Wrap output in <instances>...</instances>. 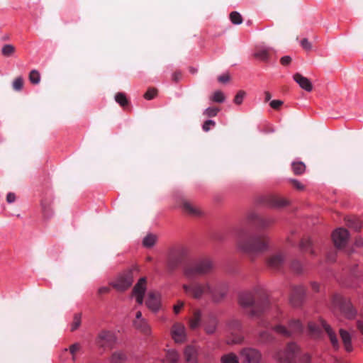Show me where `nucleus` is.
Wrapping results in <instances>:
<instances>
[{"instance_id": "obj_1", "label": "nucleus", "mask_w": 363, "mask_h": 363, "mask_svg": "<svg viewBox=\"0 0 363 363\" xmlns=\"http://www.w3.org/2000/svg\"><path fill=\"white\" fill-rule=\"evenodd\" d=\"M182 289L185 294L194 299L200 300L204 295L210 296L215 303H220L228 291V284L219 281L216 277H208L202 281H191L184 284Z\"/></svg>"}, {"instance_id": "obj_2", "label": "nucleus", "mask_w": 363, "mask_h": 363, "mask_svg": "<svg viewBox=\"0 0 363 363\" xmlns=\"http://www.w3.org/2000/svg\"><path fill=\"white\" fill-rule=\"evenodd\" d=\"M238 303L246 315L252 318H260L271 307L268 292L260 285L242 291L239 294Z\"/></svg>"}, {"instance_id": "obj_3", "label": "nucleus", "mask_w": 363, "mask_h": 363, "mask_svg": "<svg viewBox=\"0 0 363 363\" xmlns=\"http://www.w3.org/2000/svg\"><path fill=\"white\" fill-rule=\"evenodd\" d=\"M240 250L249 255H257L267 251L270 247V239L264 233H259L245 238L241 233L238 238Z\"/></svg>"}, {"instance_id": "obj_4", "label": "nucleus", "mask_w": 363, "mask_h": 363, "mask_svg": "<svg viewBox=\"0 0 363 363\" xmlns=\"http://www.w3.org/2000/svg\"><path fill=\"white\" fill-rule=\"evenodd\" d=\"M215 268V262L211 258L202 257L186 264L184 268V275L188 279L207 276L211 274Z\"/></svg>"}, {"instance_id": "obj_5", "label": "nucleus", "mask_w": 363, "mask_h": 363, "mask_svg": "<svg viewBox=\"0 0 363 363\" xmlns=\"http://www.w3.org/2000/svg\"><path fill=\"white\" fill-rule=\"evenodd\" d=\"M308 328L310 335L314 338L319 337L321 335L322 329H324L329 337L333 348L335 350L339 349L340 345L336 334L332 330L330 326L324 320H320V324L318 325L313 323H309Z\"/></svg>"}, {"instance_id": "obj_6", "label": "nucleus", "mask_w": 363, "mask_h": 363, "mask_svg": "<svg viewBox=\"0 0 363 363\" xmlns=\"http://www.w3.org/2000/svg\"><path fill=\"white\" fill-rule=\"evenodd\" d=\"M189 250L184 245H179L173 248L167 259V267L169 270L174 271L177 269L188 257Z\"/></svg>"}, {"instance_id": "obj_7", "label": "nucleus", "mask_w": 363, "mask_h": 363, "mask_svg": "<svg viewBox=\"0 0 363 363\" xmlns=\"http://www.w3.org/2000/svg\"><path fill=\"white\" fill-rule=\"evenodd\" d=\"M242 328V321L239 319L230 318L227 321L226 330L229 334L226 339L227 344H240L243 341L244 337L239 333Z\"/></svg>"}, {"instance_id": "obj_8", "label": "nucleus", "mask_w": 363, "mask_h": 363, "mask_svg": "<svg viewBox=\"0 0 363 363\" xmlns=\"http://www.w3.org/2000/svg\"><path fill=\"white\" fill-rule=\"evenodd\" d=\"M303 325L299 320L291 319L289 321L288 325L277 324L272 327V330L277 334L289 337L294 334L301 333L303 331Z\"/></svg>"}, {"instance_id": "obj_9", "label": "nucleus", "mask_w": 363, "mask_h": 363, "mask_svg": "<svg viewBox=\"0 0 363 363\" xmlns=\"http://www.w3.org/2000/svg\"><path fill=\"white\" fill-rule=\"evenodd\" d=\"M299 350L296 344L289 342L284 351L277 352L276 357L280 363H296Z\"/></svg>"}, {"instance_id": "obj_10", "label": "nucleus", "mask_w": 363, "mask_h": 363, "mask_svg": "<svg viewBox=\"0 0 363 363\" xmlns=\"http://www.w3.org/2000/svg\"><path fill=\"white\" fill-rule=\"evenodd\" d=\"M331 301L333 305L339 308L347 318H352L355 316L356 311L351 303L343 298L340 294H333Z\"/></svg>"}, {"instance_id": "obj_11", "label": "nucleus", "mask_w": 363, "mask_h": 363, "mask_svg": "<svg viewBox=\"0 0 363 363\" xmlns=\"http://www.w3.org/2000/svg\"><path fill=\"white\" fill-rule=\"evenodd\" d=\"M116 341L115 334L110 330H103L100 331L96 338V345L99 348H112Z\"/></svg>"}, {"instance_id": "obj_12", "label": "nucleus", "mask_w": 363, "mask_h": 363, "mask_svg": "<svg viewBox=\"0 0 363 363\" xmlns=\"http://www.w3.org/2000/svg\"><path fill=\"white\" fill-rule=\"evenodd\" d=\"M306 296V288L302 285H294L291 288L289 294L290 303L294 307L300 306Z\"/></svg>"}, {"instance_id": "obj_13", "label": "nucleus", "mask_w": 363, "mask_h": 363, "mask_svg": "<svg viewBox=\"0 0 363 363\" xmlns=\"http://www.w3.org/2000/svg\"><path fill=\"white\" fill-rule=\"evenodd\" d=\"M240 357L243 363H259L261 359L260 352L251 347H246L240 351Z\"/></svg>"}, {"instance_id": "obj_14", "label": "nucleus", "mask_w": 363, "mask_h": 363, "mask_svg": "<svg viewBox=\"0 0 363 363\" xmlns=\"http://www.w3.org/2000/svg\"><path fill=\"white\" fill-rule=\"evenodd\" d=\"M332 238L336 247L342 248L347 242L349 232L342 228H337L333 233Z\"/></svg>"}, {"instance_id": "obj_15", "label": "nucleus", "mask_w": 363, "mask_h": 363, "mask_svg": "<svg viewBox=\"0 0 363 363\" xmlns=\"http://www.w3.org/2000/svg\"><path fill=\"white\" fill-rule=\"evenodd\" d=\"M133 273L128 272L127 273L120 276L118 279L113 284V286L118 291H125L129 288L133 284Z\"/></svg>"}, {"instance_id": "obj_16", "label": "nucleus", "mask_w": 363, "mask_h": 363, "mask_svg": "<svg viewBox=\"0 0 363 363\" xmlns=\"http://www.w3.org/2000/svg\"><path fill=\"white\" fill-rule=\"evenodd\" d=\"M249 220L255 221L262 229L269 228L275 223V219L272 217H261L255 213H250L247 216Z\"/></svg>"}, {"instance_id": "obj_17", "label": "nucleus", "mask_w": 363, "mask_h": 363, "mask_svg": "<svg viewBox=\"0 0 363 363\" xmlns=\"http://www.w3.org/2000/svg\"><path fill=\"white\" fill-rule=\"evenodd\" d=\"M284 257L281 253H276L269 256L266 259V264L268 268L272 270H279L284 264Z\"/></svg>"}, {"instance_id": "obj_18", "label": "nucleus", "mask_w": 363, "mask_h": 363, "mask_svg": "<svg viewBox=\"0 0 363 363\" xmlns=\"http://www.w3.org/2000/svg\"><path fill=\"white\" fill-rule=\"evenodd\" d=\"M146 278H140L133 289V294L135 296L136 301L139 304H142L143 302V296L146 290Z\"/></svg>"}, {"instance_id": "obj_19", "label": "nucleus", "mask_w": 363, "mask_h": 363, "mask_svg": "<svg viewBox=\"0 0 363 363\" xmlns=\"http://www.w3.org/2000/svg\"><path fill=\"white\" fill-rule=\"evenodd\" d=\"M146 306L152 311L156 312L160 307V294L156 291L148 293Z\"/></svg>"}, {"instance_id": "obj_20", "label": "nucleus", "mask_w": 363, "mask_h": 363, "mask_svg": "<svg viewBox=\"0 0 363 363\" xmlns=\"http://www.w3.org/2000/svg\"><path fill=\"white\" fill-rule=\"evenodd\" d=\"M172 338L176 342H183L186 340L185 327L180 323H175L171 330Z\"/></svg>"}, {"instance_id": "obj_21", "label": "nucleus", "mask_w": 363, "mask_h": 363, "mask_svg": "<svg viewBox=\"0 0 363 363\" xmlns=\"http://www.w3.org/2000/svg\"><path fill=\"white\" fill-rule=\"evenodd\" d=\"M182 207L183 211L190 216H200L202 214V211L199 206L189 201H183Z\"/></svg>"}, {"instance_id": "obj_22", "label": "nucleus", "mask_w": 363, "mask_h": 363, "mask_svg": "<svg viewBox=\"0 0 363 363\" xmlns=\"http://www.w3.org/2000/svg\"><path fill=\"white\" fill-rule=\"evenodd\" d=\"M199 351L197 347L188 345L184 351V356L186 363H198Z\"/></svg>"}, {"instance_id": "obj_23", "label": "nucleus", "mask_w": 363, "mask_h": 363, "mask_svg": "<svg viewBox=\"0 0 363 363\" xmlns=\"http://www.w3.org/2000/svg\"><path fill=\"white\" fill-rule=\"evenodd\" d=\"M133 325L137 330L144 335L150 336L151 335V328L145 318L138 321H133Z\"/></svg>"}, {"instance_id": "obj_24", "label": "nucleus", "mask_w": 363, "mask_h": 363, "mask_svg": "<svg viewBox=\"0 0 363 363\" xmlns=\"http://www.w3.org/2000/svg\"><path fill=\"white\" fill-rule=\"evenodd\" d=\"M294 81L304 90L306 91H311L313 89V85L310 80L301 75L300 73H296L294 75Z\"/></svg>"}, {"instance_id": "obj_25", "label": "nucleus", "mask_w": 363, "mask_h": 363, "mask_svg": "<svg viewBox=\"0 0 363 363\" xmlns=\"http://www.w3.org/2000/svg\"><path fill=\"white\" fill-rule=\"evenodd\" d=\"M218 324V318L213 315H210L208 316V320L204 324L205 332L208 335L213 334L216 330Z\"/></svg>"}, {"instance_id": "obj_26", "label": "nucleus", "mask_w": 363, "mask_h": 363, "mask_svg": "<svg viewBox=\"0 0 363 363\" xmlns=\"http://www.w3.org/2000/svg\"><path fill=\"white\" fill-rule=\"evenodd\" d=\"M202 312L199 309H196L193 311L191 317L189 320V327L191 330L198 328L201 322Z\"/></svg>"}, {"instance_id": "obj_27", "label": "nucleus", "mask_w": 363, "mask_h": 363, "mask_svg": "<svg viewBox=\"0 0 363 363\" xmlns=\"http://www.w3.org/2000/svg\"><path fill=\"white\" fill-rule=\"evenodd\" d=\"M268 203L275 208L284 207L289 205V202L287 199L279 196H271L268 198Z\"/></svg>"}, {"instance_id": "obj_28", "label": "nucleus", "mask_w": 363, "mask_h": 363, "mask_svg": "<svg viewBox=\"0 0 363 363\" xmlns=\"http://www.w3.org/2000/svg\"><path fill=\"white\" fill-rule=\"evenodd\" d=\"M299 247L303 252H308L313 256L315 255V252L313 250V243L309 238L301 239L299 243Z\"/></svg>"}, {"instance_id": "obj_29", "label": "nucleus", "mask_w": 363, "mask_h": 363, "mask_svg": "<svg viewBox=\"0 0 363 363\" xmlns=\"http://www.w3.org/2000/svg\"><path fill=\"white\" fill-rule=\"evenodd\" d=\"M275 337L267 330H262L259 333L257 342L259 344H270L275 341Z\"/></svg>"}, {"instance_id": "obj_30", "label": "nucleus", "mask_w": 363, "mask_h": 363, "mask_svg": "<svg viewBox=\"0 0 363 363\" xmlns=\"http://www.w3.org/2000/svg\"><path fill=\"white\" fill-rule=\"evenodd\" d=\"M340 335L342 339V341L344 344L345 348L347 352H351L352 350V346L351 344V336L349 333L343 329L340 330Z\"/></svg>"}, {"instance_id": "obj_31", "label": "nucleus", "mask_w": 363, "mask_h": 363, "mask_svg": "<svg viewBox=\"0 0 363 363\" xmlns=\"http://www.w3.org/2000/svg\"><path fill=\"white\" fill-rule=\"evenodd\" d=\"M165 360L169 363H180V354L177 350L169 349L166 352Z\"/></svg>"}, {"instance_id": "obj_32", "label": "nucleus", "mask_w": 363, "mask_h": 363, "mask_svg": "<svg viewBox=\"0 0 363 363\" xmlns=\"http://www.w3.org/2000/svg\"><path fill=\"white\" fill-rule=\"evenodd\" d=\"M271 50H272V48H270L257 49L254 53V57L262 61L267 62L269 58V52Z\"/></svg>"}, {"instance_id": "obj_33", "label": "nucleus", "mask_w": 363, "mask_h": 363, "mask_svg": "<svg viewBox=\"0 0 363 363\" xmlns=\"http://www.w3.org/2000/svg\"><path fill=\"white\" fill-rule=\"evenodd\" d=\"M128 359L127 354L123 351H116L111 357V363H125Z\"/></svg>"}, {"instance_id": "obj_34", "label": "nucleus", "mask_w": 363, "mask_h": 363, "mask_svg": "<svg viewBox=\"0 0 363 363\" xmlns=\"http://www.w3.org/2000/svg\"><path fill=\"white\" fill-rule=\"evenodd\" d=\"M347 225L349 228H353L357 231L360 230L362 228V223L358 218H347L345 219Z\"/></svg>"}, {"instance_id": "obj_35", "label": "nucleus", "mask_w": 363, "mask_h": 363, "mask_svg": "<svg viewBox=\"0 0 363 363\" xmlns=\"http://www.w3.org/2000/svg\"><path fill=\"white\" fill-rule=\"evenodd\" d=\"M15 52V46L11 44H6L1 48V54L6 57L12 56Z\"/></svg>"}, {"instance_id": "obj_36", "label": "nucleus", "mask_w": 363, "mask_h": 363, "mask_svg": "<svg viewBox=\"0 0 363 363\" xmlns=\"http://www.w3.org/2000/svg\"><path fill=\"white\" fill-rule=\"evenodd\" d=\"M222 363H239L238 357L234 353H228L221 357Z\"/></svg>"}, {"instance_id": "obj_37", "label": "nucleus", "mask_w": 363, "mask_h": 363, "mask_svg": "<svg viewBox=\"0 0 363 363\" xmlns=\"http://www.w3.org/2000/svg\"><path fill=\"white\" fill-rule=\"evenodd\" d=\"M115 100L122 107H125L129 104V101L128 100L125 94L123 92L117 93L115 95Z\"/></svg>"}, {"instance_id": "obj_38", "label": "nucleus", "mask_w": 363, "mask_h": 363, "mask_svg": "<svg viewBox=\"0 0 363 363\" xmlns=\"http://www.w3.org/2000/svg\"><path fill=\"white\" fill-rule=\"evenodd\" d=\"M292 169L295 174L299 175L305 172L306 166L301 162H294L292 164Z\"/></svg>"}, {"instance_id": "obj_39", "label": "nucleus", "mask_w": 363, "mask_h": 363, "mask_svg": "<svg viewBox=\"0 0 363 363\" xmlns=\"http://www.w3.org/2000/svg\"><path fill=\"white\" fill-rule=\"evenodd\" d=\"M82 323V314L76 313L74 315L73 320L71 323V331H75L79 328Z\"/></svg>"}, {"instance_id": "obj_40", "label": "nucleus", "mask_w": 363, "mask_h": 363, "mask_svg": "<svg viewBox=\"0 0 363 363\" xmlns=\"http://www.w3.org/2000/svg\"><path fill=\"white\" fill-rule=\"evenodd\" d=\"M157 240V237L155 235L149 234L145 237L143 243L145 247H152Z\"/></svg>"}, {"instance_id": "obj_41", "label": "nucleus", "mask_w": 363, "mask_h": 363, "mask_svg": "<svg viewBox=\"0 0 363 363\" xmlns=\"http://www.w3.org/2000/svg\"><path fill=\"white\" fill-rule=\"evenodd\" d=\"M29 80L33 84H38L40 82V72L36 69H33L29 73Z\"/></svg>"}, {"instance_id": "obj_42", "label": "nucleus", "mask_w": 363, "mask_h": 363, "mask_svg": "<svg viewBox=\"0 0 363 363\" xmlns=\"http://www.w3.org/2000/svg\"><path fill=\"white\" fill-rule=\"evenodd\" d=\"M225 96L221 91H215L210 97V99L216 103H223L225 101Z\"/></svg>"}, {"instance_id": "obj_43", "label": "nucleus", "mask_w": 363, "mask_h": 363, "mask_svg": "<svg viewBox=\"0 0 363 363\" xmlns=\"http://www.w3.org/2000/svg\"><path fill=\"white\" fill-rule=\"evenodd\" d=\"M219 111L220 108L217 107H208L203 111V115L208 118H212L216 116Z\"/></svg>"}, {"instance_id": "obj_44", "label": "nucleus", "mask_w": 363, "mask_h": 363, "mask_svg": "<svg viewBox=\"0 0 363 363\" xmlns=\"http://www.w3.org/2000/svg\"><path fill=\"white\" fill-rule=\"evenodd\" d=\"M23 83L24 82L23 77H18L13 80L12 83V87L15 91H19L23 89Z\"/></svg>"}, {"instance_id": "obj_45", "label": "nucleus", "mask_w": 363, "mask_h": 363, "mask_svg": "<svg viewBox=\"0 0 363 363\" xmlns=\"http://www.w3.org/2000/svg\"><path fill=\"white\" fill-rule=\"evenodd\" d=\"M230 19L233 24H240L242 22L241 15L237 11H233L230 13Z\"/></svg>"}, {"instance_id": "obj_46", "label": "nucleus", "mask_w": 363, "mask_h": 363, "mask_svg": "<svg viewBox=\"0 0 363 363\" xmlns=\"http://www.w3.org/2000/svg\"><path fill=\"white\" fill-rule=\"evenodd\" d=\"M291 269L296 274H301L303 272V267L300 262L298 260H294L291 265Z\"/></svg>"}, {"instance_id": "obj_47", "label": "nucleus", "mask_w": 363, "mask_h": 363, "mask_svg": "<svg viewBox=\"0 0 363 363\" xmlns=\"http://www.w3.org/2000/svg\"><path fill=\"white\" fill-rule=\"evenodd\" d=\"M157 94V89L155 88H150L145 93L144 98L147 100L152 99Z\"/></svg>"}, {"instance_id": "obj_48", "label": "nucleus", "mask_w": 363, "mask_h": 363, "mask_svg": "<svg viewBox=\"0 0 363 363\" xmlns=\"http://www.w3.org/2000/svg\"><path fill=\"white\" fill-rule=\"evenodd\" d=\"M246 93L242 90H240L234 98V103L240 105L242 103L243 99L245 96Z\"/></svg>"}, {"instance_id": "obj_49", "label": "nucleus", "mask_w": 363, "mask_h": 363, "mask_svg": "<svg viewBox=\"0 0 363 363\" xmlns=\"http://www.w3.org/2000/svg\"><path fill=\"white\" fill-rule=\"evenodd\" d=\"M81 349V345L79 343H74L73 345H72L70 347H69V352L71 353V354L72 355V359L74 361L76 359V357H75V354L79 351V350Z\"/></svg>"}, {"instance_id": "obj_50", "label": "nucleus", "mask_w": 363, "mask_h": 363, "mask_svg": "<svg viewBox=\"0 0 363 363\" xmlns=\"http://www.w3.org/2000/svg\"><path fill=\"white\" fill-rule=\"evenodd\" d=\"M184 301L179 300L177 301V303L174 305L173 306V311L175 314H179L181 311V310L184 306Z\"/></svg>"}, {"instance_id": "obj_51", "label": "nucleus", "mask_w": 363, "mask_h": 363, "mask_svg": "<svg viewBox=\"0 0 363 363\" xmlns=\"http://www.w3.org/2000/svg\"><path fill=\"white\" fill-rule=\"evenodd\" d=\"M215 125H216L215 121H213L212 120H207L203 123V124L202 125V129L203 131L208 132V130H210L211 126L214 127Z\"/></svg>"}, {"instance_id": "obj_52", "label": "nucleus", "mask_w": 363, "mask_h": 363, "mask_svg": "<svg viewBox=\"0 0 363 363\" xmlns=\"http://www.w3.org/2000/svg\"><path fill=\"white\" fill-rule=\"evenodd\" d=\"M301 45L302 48L307 51H309L312 49V45L307 38L302 39L301 41Z\"/></svg>"}, {"instance_id": "obj_53", "label": "nucleus", "mask_w": 363, "mask_h": 363, "mask_svg": "<svg viewBox=\"0 0 363 363\" xmlns=\"http://www.w3.org/2000/svg\"><path fill=\"white\" fill-rule=\"evenodd\" d=\"M289 182L292 184V186L297 190L301 191L304 189V186L298 180L290 179Z\"/></svg>"}, {"instance_id": "obj_54", "label": "nucleus", "mask_w": 363, "mask_h": 363, "mask_svg": "<svg viewBox=\"0 0 363 363\" xmlns=\"http://www.w3.org/2000/svg\"><path fill=\"white\" fill-rule=\"evenodd\" d=\"M50 203L46 200L41 201V208L45 216H48Z\"/></svg>"}, {"instance_id": "obj_55", "label": "nucleus", "mask_w": 363, "mask_h": 363, "mask_svg": "<svg viewBox=\"0 0 363 363\" xmlns=\"http://www.w3.org/2000/svg\"><path fill=\"white\" fill-rule=\"evenodd\" d=\"M292 62V58L289 55H285L280 59V63L283 66H288Z\"/></svg>"}, {"instance_id": "obj_56", "label": "nucleus", "mask_w": 363, "mask_h": 363, "mask_svg": "<svg viewBox=\"0 0 363 363\" xmlns=\"http://www.w3.org/2000/svg\"><path fill=\"white\" fill-rule=\"evenodd\" d=\"M283 103L284 102L281 100H272L269 105L272 108L277 110L281 106Z\"/></svg>"}, {"instance_id": "obj_57", "label": "nucleus", "mask_w": 363, "mask_h": 363, "mask_svg": "<svg viewBox=\"0 0 363 363\" xmlns=\"http://www.w3.org/2000/svg\"><path fill=\"white\" fill-rule=\"evenodd\" d=\"M182 74L180 71H176L172 74V80L174 82H179L182 78Z\"/></svg>"}, {"instance_id": "obj_58", "label": "nucleus", "mask_w": 363, "mask_h": 363, "mask_svg": "<svg viewBox=\"0 0 363 363\" xmlns=\"http://www.w3.org/2000/svg\"><path fill=\"white\" fill-rule=\"evenodd\" d=\"M218 80L221 83H225L230 80V76L228 74L218 77Z\"/></svg>"}, {"instance_id": "obj_59", "label": "nucleus", "mask_w": 363, "mask_h": 363, "mask_svg": "<svg viewBox=\"0 0 363 363\" xmlns=\"http://www.w3.org/2000/svg\"><path fill=\"white\" fill-rule=\"evenodd\" d=\"M16 200V196L13 193L9 192L6 196V201L8 203H11L14 202Z\"/></svg>"}, {"instance_id": "obj_60", "label": "nucleus", "mask_w": 363, "mask_h": 363, "mask_svg": "<svg viewBox=\"0 0 363 363\" xmlns=\"http://www.w3.org/2000/svg\"><path fill=\"white\" fill-rule=\"evenodd\" d=\"M110 291V288L108 286H102L100 287L98 290V294L102 295L105 294H108Z\"/></svg>"}, {"instance_id": "obj_61", "label": "nucleus", "mask_w": 363, "mask_h": 363, "mask_svg": "<svg viewBox=\"0 0 363 363\" xmlns=\"http://www.w3.org/2000/svg\"><path fill=\"white\" fill-rule=\"evenodd\" d=\"M311 360V357L308 354H305L300 358V361L302 363H309Z\"/></svg>"}, {"instance_id": "obj_62", "label": "nucleus", "mask_w": 363, "mask_h": 363, "mask_svg": "<svg viewBox=\"0 0 363 363\" xmlns=\"http://www.w3.org/2000/svg\"><path fill=\"white\" fill-rule=\"evenodd\" d=\"M311 289L315 292H318L320 290V284L317 282H311Z\"/></svg>"}, {"instance_id": "obj_63", "label": "nucleus", "mask_w": 363, "mask_h": 363, "mask_svg": "<svg viewBox=\"0 0 363 363\" xmlns=\"http://www.w3.org/2000/svg\"><path fill=\"white\" fill-rule=\"evenodd\" d=\"M258 325L263 328H268L269 323L263 319H260L258 322Z\"/></svg>"}, {"instance_id": "obj_64", "label": "nucleus", "mask_w": 363, "mask_h": 363, "mask_svg": "<svg viewBox=\"0 0 363 363\" xmlns=\"http://www.w3.org/2000/svg\"><path fill=\"white\" fill-rule=\"evenodd\" d=\"M355 246L359 247L363 245V240L361 238H357L354 242Z\"/></svg>"}]
</instances>
